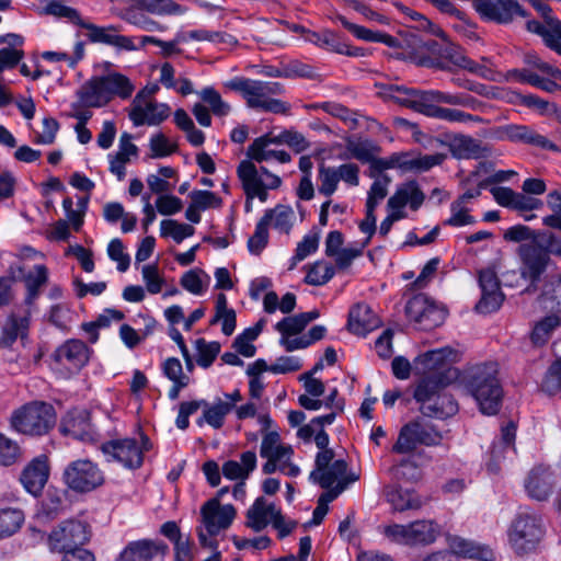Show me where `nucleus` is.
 Here are the masks:
<instances>
[{
    "instance_id": "obj_26",
    "label": "nucleus",
    "mask_w": 561,
    "mask_h": 561,
    "mask_svg": "<svg viewBox=\"0 0 561 561\" xmlns=\"http://www.w3.org/2000/svg\"><path fill=\"white\" fill-rule=\"evenodd\" d=\"M531 5L543 19V23L530 20L526 23L529 32L538 34L543 42L552 36L561 38V21L553 16L552 9L540 0H531Z\"/></svg>"
},
{
    "instance_id": "obj_6",
    "label": "nucleus",
    "mask_w": 561,
    "mask_h": 561,
    "mask_svg": "<svg viewBox=\"0 0 561 561\" xmlns=\"http://www.w3.org/2000/svg\"><path fill=\"white\" fill-rule=\"evenodd\" d=\"M135 90L130 80L118 72L93 77L77 92L88 106L102 107L115 96L128 99Z\"/></svg>"
},
{
    "instance_id": "obj_4",
    "label": "nucleus",
    "mask_w": 561,
    "mask_h": 561,
    "mask_svg": "<svg viewBox=\"0 0 561 561\" xmlns=\"http://www.w3.org/2000/svg\"><path fill=\"white\" fill-rule=\"evenodd\" d=\"M448 373L423 377L414 390V399L421 404L423 415L436 419L453 416L458 411L454 398L443 390L451 382Z\"/></svg>"
},
{
    "instance_id": "obj_64",
    "label": "nucleus",
    "mask_w": 561,
    "mask_h": 561,
    "mask_svg": "<svg viewBox=\"0 0 561 561\" xmlns=\"http://www.w3.org/2000/svg\"><path fill=\"white\" fill-rule=\"evenodd\" d=\"M28 329V317L21 318L11 317L7 327L4 328V340L7 342H14L19 336L25 337Z\"/></svg>"
},
{
    "instance_id": "obj_47",
    "label": "nucleus",
    "mask_w": 561,
    "mask_h": 561,
    "mask_svg": "<svg viewBox=\"0 0 561 561\" xmlns=\"http://www.w3.org/2000/svg\"><path fill=\"white\" fill-rule=\"evenodd\" d=\"M263 217H268L267 226L273 222L276 230L288 234L293 227L295 213L289 206L277 205L275 208L266 210Z\"/></svg>"
},
{
    "instance_id": "obj_52",
    "label": "nucleus",
    "mask_w": 561,
    "mask_h": 561,
    "mask_svg": "<svg viewBox=\"0 0 561 561\" xmlns=\"http://www.w3.org/2000/svg\"><path fill=\"white\" fill-rule=\"evenodd\" d=\"M135 3L153 14H179L182 13L180 4L172 0H134Z\"/></svg>"
},
{
    "instance_id": "obj_5",
    "label": "nucleus",
    "mask_w": 561,
    "mask_h": 561,
    "mask_svg": "<svg viewBox=\"0 0 561 561\" xmlns=\"http://www.w3.org/2000/svg\"><path fill=\"white\" fill-rule=\"evenodd\" d=\"M497 374V364L491 362L476 365L467 374V389L486 415L496 414L502 404L503 389Z\"/></svg>"
},
{
    "instance_id": "obj_30",
    "label": "nucleus",
    "mask_w": 561,
    "mask_h": 561,
    "mask_svg": "<svg viewBox=\"0 0 561 561\" xmlns=\"http://www.w3.org/2000/svg\"><path fill=\"white\" fill-rule=\"evenodd\" d=\"M449 150L457 159H480L490 156L491 150L471 136L456 134L450 138Z\"/></svg>"
},
{
    "instance_id": "obj_51",
    "label": "nucleus",
    "mask_w": 561,
    "mask_h": 561,
    "mask_svg": "<svg viewBox=\"0 0 561 561\" xmlns=\"http://www.w3.org/2000/svg\"><path fill=\"white\" fill-rule=\"evenodd\" d=\"M195 347L197 351V364L203 368H208L220 352V344L218 342H207L205 339H197Z\"/></svg>"
},
{
    "instance_id": "obj_62",
    "label": "nucleus",
    "mask_w": 561,
    "mask_h": 561,
    "mask_svg": "<svg viewBox=\"0 0 561 561\" xmlns=\"http://www.w3.org/2000/svg\"><path fill=\"white\" fill-rule=\"evenodd\" d=\"M541 389L548 394H554L561 389V359L550 365L542 380Z\"/></svg>"
},
{
    "instance_id": "obj_34",
    "label": "nucleus",
    "mask_w": 561,
    "mask_h": 561,
    "mask_svg": "<svg viewBox=\"0 0 561 561\" xmlns=\"http://www.w3.org/2000/svg\"><path fill=\"white\" fill-rule=\"evenodd\" d=\"M308 39L316 43L318 46L336 54L350 57H364L366 55L365 48L350 46L343 42L340 36L332 32H324L321 35L313 33Z\"/></svg>"
},
{
    "instance_id": "obj_40",
    "label": "nucleus",
    "mask_w": 561,
    "mask_h": 561,
    "mask_svg": "<svg viewBox=\"0 0 561 561\" xmlns=\"http://www.w3.org/2000/svg\"><path fill=\"white\" fill-rule=\"evenodd\" d=\"M425 116L446 121L449 123H482L483 118L478 115H472L460 110L442 107L439 105L428 104L425 111Z\"/></svg>"
},
{
    "instance_id": "obj_14",
    "label": "nucleus",
    "mask_w": 561,
    "mask_h": 561,
    "mask_svg": "<svg viewBox=\"0 0 561 561\" xmlns=\"http://www.w3.org/2000/svg\"><path fill=\"white\" fill-rule=\"evenodd\" d=\"M405 314L425 331L439 327L446 319V311L424 294L415 295L407 302Z\"/></svg>"
},
{
    "instance_id": "obj_33",
    "label": "nucleus",
    "mask_w": 561,
    "mask_h": 561,
    "mask_svg": "<svg viewBox=\"0 0 561 561\" xmlns=\"http://www.w3.org/2000/svg\"><path fill=\"white\" fill-rule=\"evenodd\" d=\"M271 144H275V138L270 135H264L256 138L249 147L247 156L257 162L268 161L275 159L280 163H287L290 161V154L284 150H271L267 147Z\"/></svg>"
},
{
    "instance_id": "obj_16",
    "label": "nucleus",
    "mask_w": 561,
    "mask_h": 561,
    "mask_svg": "<svg viewBox=\"0 0 561 561\" xmlns=\"http://www.w3.org/2000/svg\"><path fill=\"white\" fill-rule=\"evenodd\" d=\"M478 279L481 289V298L476 305L477 312L482 314L495 312L501 308L505 299L495 270L486 267L479 271Z\"/></svg>"
},
{
    "instance_id": "obj_22",
    "label": "nucleus",
    "mask_w": 561,
    "mask_h": 561,
    "mask_svg": "<svg viewBox=\"0 0 561 561\" xmlns=\"http://www.w3.org/2000/svg\"><path fill=\"white\" fill-rule=\"evenodd\" d=\"M59 431L65 436H71L83 442H91L95 436L90 422V412L87 410L73 409L69 411L61 419Z\"/></svg>"
},
{
    "instance_id": "obj_8",
    "label": "nucleus",
    "mask_w": 561,
    "mask_h": 561,
    "mask_svg": "<svg viewBox=\"0 0 561 561\" xmlns=\"http://www.w3.org/2000/svg\"><path fill=\"white\" fill-rule=\"evenodd\" d=\"M543 537L541 518L535 514L520 513L512 522L508 529V541L517 554L534 551Z\"/></svg>"
},
{
    "instance_id": "obj_63",
    "label": "nucleus",
    "mask_w": 561,
    "mask_h": 561,
    "mask_svg": "<svg viewBox=\"0 0 561 561\" xmlns=\"http://www.w3.org/2000/svg\"><path fill=\"white\" fill-rule=\"evenodd\" d=\"M547 204L552 214L543 218L548 227L561 230V193L553 191L547 195Z\"/></svg>"
},
{
    "instance_id": "obj_57",
    "label": "nucleus",
    "mask_w": 561,
    "mask_h": 561,
    "mask_svg": "<svg viewBox=\"0 0 561 561\" xmlns=\"http://www.w3.org/2000/svg\"><path fill=\"white\" fill-rule=\"evenodd\" d=\"M450 213L451 216L444 221L445 226L462 227L473 225L476 222L474 217L469 214V208L457 201L451 203Z\"/></svg>"
},
{
    "instance_id": "obj_45",
    "label": "nucleus",
    "mask_w": 561,
    "mask_h": 561,
    "mask_svg": "<svg viewBox=\"0 0 561 561\" xmlns=\"http://www.w3.org/2000/svg\"><path fill=\"white\" fill-rule=\"evenodd\" d=\"M48 273L44 265H36L33 272L24 276L26 286L25 304L31 307L39 296V289L47 283Z\"/></svg>"
},
{
    "instance_id": "obj_17",
    "label": "nucleus",
    "mask_w": 561,
    "mask_h": 561,
    "mask_svg": "<svg viewBox=\"0 0 561 561\" xmlns=\"http://www.w3.org/2000/svg\"><path fill=\"white\" fill-rule=\"evenodd\" d=\"M378 94L389 102L410 108L420 114H425V90L408 88L399 84H380Z\"/></svg>"
},
{
    "instance_id": "obj_53",
    "label": "nucleus",
    "mask_w": 561,
    "mask_h": 561,
    "mask_svg": "<svg viewBox=\"0 0 561 561\" xmlns=\"http://www.w3.org/2000/svg\"><path fill=\"white\" fill-rule=\"evenodd\" d=\"M334 274L335 270L331 264L317 262L310 266L305 282L309 285L321 286L327 284Z\"/></svg>"
},
{
    "instance_id": "obj_25",
    "label": "nucleus",
    "mask_w": 561,
    "mask_h": 561,
    "mask_svg": "<svg viewBox=\"0 0 561 561\" xmlns=\"http://www.w3.org/2000/svg\"><path fill=\"white\" fill-rule=\"evenodd\" d=\"M141 93H138L133 102V108L129 118L135 126L158 125L168 118L170 107L167 104L148 102L145 105L140 103Z\"/></svg>"
},
{
    "instance_id": "obj_49",
    "label": "nucleus",
    "mask_w": 561,
    "mask_h": 561,
    "mask_svg": "<svg viewBox=\"0 0 561 561\" xmlns=\"http://www.w3.org/2000/svg\"><path fill=\"white\" fill-rule=\"evenodd\" d=\"M24 522V514L18 508H4L0 511V539L15 534Z\"/></svg>"
},
{
    "instance_id": "obj_46",
    "label": "nucleus",
    "mask_w": 561,
    "mask_h": 561,
    "mask_svg": "<svg viewBox=\"0 0 561 561\" xmlns=\"http://www.w3.org/2000/svg\"><path fill=\"white\" fill-rule=\"evenodd\" d=\"M293 454L291 446L280 444V436L277 432H268L263 436L260 448L261 457H286L289 459Z\"/></svg>"
},
{
    "instance_id": "obj_35",
    "label": "nucleus",
    "mask_w": 561,
    "mask_h": 561,
    "mask_svg": "<svg viewBox=\"0 0 561 561\" xmlns=\"http://www.w3.org/2000/svg\"><path fill=\"white\" fill-rule=\"evenodd\" d=\"M274 504H267L264 497H257L247 512V526L254 531L263 530L273 520L276 513Z\"/></svg>"
},
{
    "instance_id": "obj_39",
    "label": "nucleus",
    "mask_w": 561,
    "mask_h": 561,
    "mask_svg": "<svg viewBox=\"0 0 561 561\" xmlns=\"http://www.w3.org/2000/svg\"><path fill=\"white\" fill-rule=\"evenodd\" d=\"M241 462L228 460L222 465V474L230 480H245L256 467V454L248 450L241 454Z\"/></svg>"
},
{
    "instance_id": "obj_13",
    "label": "nucleus",
    "mask_w": 561,
    "mask_h": 561,
    "mask_svg": "<svg viewBox=\"0 0 561 561\" xmlns=\"http://www.w3.org/2000/svg\"><path fill=\"white\" fill-rule=\"evenodd\" d=\"M151 447L147 436L141 437V445L136 439L125 438L111 440L102 445L104 455L121 462L125 468L137 469L144 462V451Z\"/></svg>"
},
{
    "instance_id": "obj_28",
    "label": "nucleus",
    "mask_w": 561,
    "mask_h": 561,
    "mask_svg": "<svg viewBox=\"0 0 561 561\" xmlns=\"http://www.w3.org/2000/svg\"><path fill=\"white\" fill-rule=\"evenodd\" d=\"M425 194L419 183L414 180L399 185L394 194L388 199L387 206L391 210H403L408 205L411 210L416 211L424 203Z\"/></svg>"
},
{
    "instance_id": "obj_24",
    "label": "nucleus",
    "mask_w": 561,
    "mask_h": 561,
    "mask_svg": "<svg viewBox=\"0 0 561 561\" xmlns=\"http://www.w3.org/2000/svg\"><path fill=\"white\" fill-rule=\"evenodd\" d=\"M558 483V477L548 467L537 466L528 474L525 488L530 497L546 501Z\"/></svg>"
},
{
    "instance_id": "obj_55",
    "label": "nucleus",
    "mask_w": 561,
    "mask_h": 561,
    "mask_svg": "<svg viewBox=\"0 0 561 561\" xmlns=\"http://www.w3.org/2000/svg\"><path fill=\"white\" fill-rule=\"evenodd\" d=\"M199 95L209 105L214 115L222 117L229 114L230 105L221 99V95L214 88L203 89Z\"/></svg>"
},
{
    "instance_id": "obj_12",
    "label": "nucleus",
    "mask_w": 561,
    "mask_h": 561,
    "mask_svg": "<svg viewBox=\"0 0 561 561\" xmlns=\"http://www.w3.org/2000/svg\"><path fill=\"white\" fill-rule=\"evenodd\" d=\"M88 526L75 519L60 523L48 536V546L53 552L66 553L89 541Z\"/></svg>"
},
{
    "instance_id": "obj_9",
    "label": "nucleus",
    "mask_w": 561,
    "mask_h": 561,
    "mask_svg": "<svg viewBox=\"0 0 561 561\" xmlns=\"http://www.w3.org/2000/svg\"><path fill=\"white\" fill-rule=\"evenodd\" d=\"M383 534L392 541L408 546H428L440 535L439 525L432 519L414 520L407 525L386 526Z\"/></svg>"
},
{
    "instance_id": "obj_19",
    "label": "nucleus",
    "mask_w": 561,
    "mask_h": 561,
    "mask_svg": "<svg viewBox=\"0 0 561 561\" xmlns=\"http://www.w3.org/2000/svg\"><path fill=\"white\" fill-rule=\"evenodd\" d=\"M82 28L87 30V38L91 43H99L113 46L121 50H135L133 38L118 34V27L115 25L99 26L96 24L83 21Z\"/></svg>"
},
{
    "instance_id": "obj_20",
    "label": "nucleus",
    "mask_w": 561,
    "mask_h": 561,
    "mask_svg": "<svg viewBox=\"0 0 561 561\" xmlns=\"http://www.w3.org/2000/svg\"><path fill=\"white\" fill-rule=\"evenodd\" d=\"M50 472L49 459L46 455H39L33 458L22 470L20 481L24 489L38 495L45 488Z\"/></svg>"
},
{
    "instance_id": "obj_18",
    "label": "nucleus",
    "mask_w": 561,
    "mask_h": 561,
    "mask_svg": "<svg viewBox=\"0 0 561 561\" xmlns=\"http://www.w3.org/2000/svg\"><path fill=\"white\" fill-rule=\"evenodd\" d=\"M236 508L231 504L220 505L218 499L208 500L201 508L202 524L209 536H216L227 529L236 517Z\"/></svg>"
},
{
    "instance_id": "obj_2",
    "label": "nucleus",
    "mask_w": 561,
    "mask_h": 561,
    "mask_svg": "<svg viewBox=\"0 0 561 561\" xmlns=\"http://www.w3.org/2000/svg\"><path fill=\"white\" fill-rule=\"evenodd\" d=\"M224 87L230 91L241 93L250 108L284 115H287L290 111L288 103L272 98L285 93V88L280 82L234 77L224 82Z\"/></svg>"
},
{
    "instance_id": "obj_60",
    "label": "nucleus",
    "mask_w": 561,
    "mask_h": 561,
    "mask_svg": "<svg viewBox=\"0 0 561 561\" xmlns=\"http://www.w3.org/2000/svg\"><path fill=\"white\" fill-rule=\"evenodd\" d=\"M190 198L201 210L219 208L222 205V199L211 191L194 190L190 193Z\"/></svg>"
},
{
    "instance_id": "obj_21",
    "label": "nucleus",
    "mask_w": 561,
    "mask_h": 561,
    "mask_svg": "<svg viewBox=\"0 0 561 561\" xmlns=\"http://www.w3.org/2000/svg\"><path fill=\"white\" fill-rule=\"evenodd\" d=\"M89 347L81 340H68L53 354L54 360L69 371H79L89 360Z\"/></svg>"
},
{
    "instance_id": "obj_27",
    "label": "nucleus",
    "mask_w": 561,
    "mask_h": 561,
    "mask_svg": "<svg viewBox=\"0 0 561 561\" xmlns=\"http://www.w3.org/2000/svg\"><path fill=\"white\" fill-rule=\"evenodd\" d=\"M501 134L503 138L513 142H522L551 151H559L556 144L527 125L508 124L501 127Z\"/></svg>"
},
{
    "instance_id": "obj_50",
    "label": "nucleus",
    "mask_w": 561,
    "mask_h": 561,
    "mask_svg": "<svg viewBox=\"0 0 561 561\" xmlns=\"http://www.w3.org/2000/svg\"><path fill=\"white\" fill-rule=\"evenodd\" d=\"M195 229L193 226L182 224L173 219H165L161 221V236L172 237L178 243H181L185 238L193 236Z\"/></svg>"
},
{
    "instance_id": "obj_43",
    "label": "nucleus",
    "mask_w": 561,
    "mask_h": 561,
    "mask_svg": "<svg viewBox=\"0 0 561 561\" xmlns=\"http://www.w3.org/2000/svg\"><path fill=\"white\" fill-rule=\"evenodd\" d=\"M560 325L561 316L553 312L536 322L530 333L533 344L537 346L545 345L550 340L554 330Z\"/></svg>"
},
{
    "instance_id": "obj_31",
    "label": "nucleus",
    "mask_w": 561,
    "mask_h": 561,
    "mask_svg": "<svg viewBox=\"0 0 561 561\" xmlns=\"http://www.w3.org/2000/svg\"><path fill=\"white\" fill-rule=\"evenodd\" d=\"M380 324V319L366 304H357L348 312L347 327L351 332L357 335H365L379 328Z\"/></svg>"
},
{
    "instance_id": "obj_48",
    "label": "nucleus",
    "mask_w": 561,
    "mask_h": 561,
    "mask_svg": "<svg viewBox=\"0 0 561 561\" xmlns=\"http://www.w3.org/2000/svg\"><path fill=\"white\" fill-rule=\"evenodd\" d=\"M42 12L43 14L51 15L57 19H65L67 22L80 27L84 21L77 9L68 7L57 0L48 1L45 7H43Z\"/></svg>"
},
{
    "instance_id": "obj_23",
    "label": "nucleus",
    "mask_w": 561,
    "mask_h": 561,
    "mask_svg": "<svg viewBox=\"0 0 561 561\" xmlns=\"http://www.w3.org/2000/svg\"><path fill=\"white\" fill-rule=\"evenodd\" d=\"M169 552V546L162 540L142 539L129 542L121 553L122 561H152Z\"/></svg>"
},
{
    "instance_id": "obj_42",
    "label": "nucleus",
    "mask_w": 561,
    "mask_h": 561,
    "mask_svg": "<svg viewBox=\"0 0 561 561\" xmlns=\"http://www.w3.org/2000/svg\"><path fill=\"white\" fill-rule=\"evenodd\" d=\"M231 410L232 403L224 402L221 399H218L214 404H209L206 401L203 415L197 420V424L202 425L205 422L216 430L221 428L226 416L231 412Z\"/></svg>"
},
{
    "instance_id": "obj_59",
    "label": "nucleus",
    "mask_w": 561,
    "mask_h": 561,
    "mask_svg": "<svg viewBox=\"0 0 561 561\" xmlns=\"http://www.w3.org/2000/svg\"><path fill=\"white\" fill-rule=\"evenodd\" d=\"M320 236L318 232L309 233L297 244L290 270L295 267L297 262L305 260L308 255L316 252L319 245Z\"/></svg>"
},
{
    "instance_id": "obj_29",
    "label": "nucleus",
    "mask_w": 561,
    "mask_h": 561,
    "mask_svg": "<svg viewBox=\"0 0 561 561\" xmlns=\"http://www.w3.org/2000/svg\"><path fill=\"white\" fill-rule=\"evenodd\" d=\"M238 178L242 183V187L248 199L257 197L261 202L267 199V188L264 186V181L259 173L256 167L249 160L240 162L237 169Z\"/></svg>"
},
{
    "instance_id": "obj_1",
    "label": "nucleus",
    "mask_w": 561,
    "mask_h": 561,
    "mask_svg": "<svg viewBox=\"0 0 561 561\" xmlns=\"http://www.w3.org/2000/svg\"><path fill=\"white\" fill-rule=\"evenodd\" d=\"M518 254L523 263L520 276L530 279L523 294H534L548 266L550 254L561 255V239L548 231L537 232L531 241L519 245Z\"/></svg>"
},
{
    "instance_id": "obj_37",
    "label": "nucleus",
    "mask_w": 561,
    "mask_h": 561,
    "mask_svg": "<svg viewBox=\"0 0 561 561\" xmlns=\"http://www.w3.org/2000/svg\"><path fill=\"white\" fill-rule=\"evenodd\" d=\"M453 350L448 347L428 351L423 354L420 359L424 365L425 369H427L426 376H433L437 373H449L448 376H451V381L457 378V370L450 367H447V358L453 355Z\"/></svg>"
},
{
    "instance_id": "obj_44",
    "label": "nucleus",
    "mask_w": 561,
    "mask_h": 561,
    "mask_svg": "<svg viewBox=\"0 0 561 561\" xmlns=\"http://www.w3.org/2000/svg\"><path fill=\"white\" fill-rule=\"evenodd\" d=\"M345 147L350 157L366 163L380 152V147L368 139L346 138Z\"/></svg>"
},
{
    "instance_id": "obj_58",
    "label": "nucleus",
    "mask_w": 561,
    "mask_h": 561,
    "mask_svg": "<svg viewBox=\"0 0 561 561\" xmlns=\"http://www.w3.org/2000/svg\"><path fill=\"white\" fill-rule=\"evenodd\" d=\"M21 457V448L16 442L0 433V465L11 466Z\"/></svg>"
},
{
    "instance_id": "obj_10",
    "label": "nucleus",
    "mask_w": 561,
    "mask_h": 561,
    "mask_svg": "<svg viewBox=\"0 0 561 561\" xmlns=\"http://www.w3.org/2000/svg\"><path fill=\"white\" fill-rule=\"evenodd\" d=\"M442 440L443 434L436 431L433 425L422 419H416L401 427L392 451L409 454L414 451L419 445L437 446Z\"/></svg>"
},
{
    "instance_id": "obj_41",
    "label": "nucleus",
    "mask_w": 561,
    "mask_h": 561,
    "mask_svg": "<svg viewBox=\"0 0 561 561\" xmlns=\"http://www.w3.org/2000/svg\"><path fill=\"white\" fill-rule=\"evenodd\" d=\"M347 471V462L337 459L328 466L323 471H311L309 479L318 483L322 489H330L335 482L342 479Z\"/></svg>"
},
{
    "instance_id": "obj_56",
    "label": "nucleus",
    "mask_w": 561,
    "mask_h": 561,
    "mask_svg": "<svg viewBox=\"0 0 561 561\" xmlns=\"http://www.w3.org/2000/svg\"><path fill=\"white\" fill-rule=\"evenodd\" d=\"M389 183L390 178L388 175H381L373 182L368 191L366 208L376 209L378 204L387 196Z\"/></svg>"
},
{
    "instance_id": "obj_11",
    "label": "nucleus",
    "mask_w": 561,
    "mask_h": 561,
    "mask_svg": "<svg viewBox=\"0 0 561 561\" xmlns=\"http://www.w3.org/2000/svg\"><path fill=\"white\" fill-rule=\"evenodd\" d=\"M66 485L77 493H89L105 482L104 472L90 459L71 461L62 474Z\"/></svg>"
},
{
    "instance_id": "obj_3",
    "label": "nucleus",
    "mask_w": 561,
    "mask_h": 561,
    "mask_svg": "<svg viewBox=\"0 0 561 561\" xmlns=\"http://www.w3.org/2000/svg\"><path fill=\"white\" fill-rule=\"evenodd\" d=\"M439 34L443 36V42L431 39L425 43L428 55L421 57V66L446 71H451L454 68H461L471 73L481 76L484 79L494 80V73L490 68L465 56L458 45L445 38L444 32Z\"/></svg>"
},
{
    "instance_id": "obj_54",
    "label": "nucleus",
    "mask_w": 561,
    "mask_h": 561,
    "mask_svg": "<svg viewBox=\"0 0 561 561\" xmlns=\"http://www.w3.org/2000/svg\"><path fill=\"white\" fill-rule=\"evenodd\" d=\"M267 218L268 217H262L260 219L253 236L248 240V249L254 255L261 254L268 243Z\"/></svg>"
},
{
    "instance_id": "obj_38",
    "label": "nucleus",
    "mask_w": 561,
    "mask_h": 561,
    "mask_svg": "<svg viewBox=\"0 0 561 561\" xmlns=\"http://www.w3.org/2000/svg\"><path fill=\"white\" fill-rule=\"evenodd\" d=\"M387 501L394 511L404 512L409 510H419L422 506L420 497L411 490L392 484L385 488Z\"/></svg>"
},
{
    "instance_id": "obj_36",
    "label": "nucleus",
    "mask_w": 561,
    "mask_h": 561,
    "mask_svg": "<svg viewBox=\"0 0 561 561\" xmlns=\"http://www.w3.org/2000/svg\"><path fill=\"white\" fill-rule=\"evenodd\" d=\"M538 301L543 309L561 316V276H547L541 286Z\"/></svg>"
},
{
    "instance_id": "obj_7",
    "label": "nucleus",
    "mask_w": 561,
    "mask_h": 561,
    "mask_svg": "<svg viewBox=\"0 0 561 561\" xmlns=\"http://www.w3.org/2000/svg\"><path fill=\"white\" fill-rule=\"evenodd\" d=\"M55 408L44 401H32L16 409L10 423L16 432L28 436H44L56 425Z\"/></svg>"
},
{
    "instance_id": "obj_15",
    "label": "nucleus",
    "mask_w": 561,
    "mask_h": 561,
    "mask_svg": "<svg viewBox=\"0 0 561 561\" xmlns=\"http://www.w3.org/2000/svg\"><path fill=\"white\" fill-rule=\"evenodd\" d=\"M472 4L481 19L497 24H510L516 16H528L517 0H472Z\"/></svg>"
},
{
    "instance_id": "obj_61",
    "label": "nucleus",
    "mask_w": 561,
    "mask_h": 561,
    "mask_svg": "<svg viewBox=\"0 0 561 561\" xmlns=\"http://www.w3.org/2000/svg\"><path fill=\"white\" fill-rule=\"evenodd\" d=\"M319 193L324 196H331L337 188L339 178L335 168L321 165L319 168Z\"/></svg>"
},
{
    "instance_id": "obj_32",
    "label": "nucleus",
    "mask_w": 561,
    "mask_h": 561,
    "mask_svg": "<svg viewBox=\"0 0 561 561\" xmlns=\"http://www.w3.org/2000/svg\"><path fill=\"white\" fill-rule=\"evenodd\" d=\"M448 546L453 556H460L480 561H493L494 554L488 547L479 546L473 541L467 540L459 536L448 538Z\"/></svg>"
}]
</instances>
